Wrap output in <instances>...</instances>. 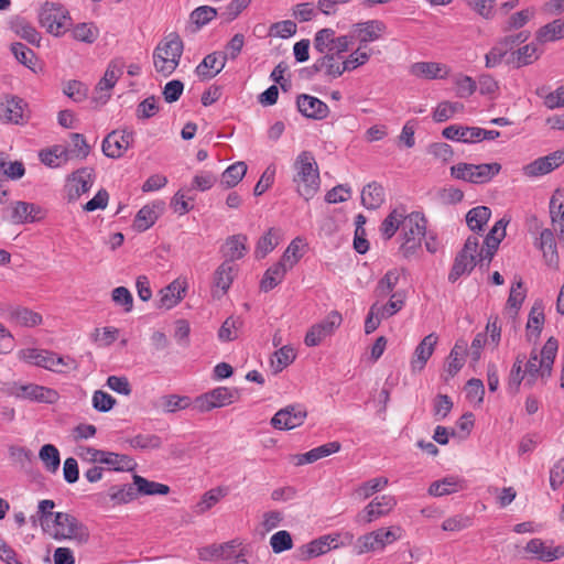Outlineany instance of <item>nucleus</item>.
<instances>
[{"label": "nucleus", "instance_id": "35", "mask_svg": "<svg viewBox=\"0 0 564 564\" xmlns=\"http://www.w3.org/2000/svg\"><path fill=\"white\" fill-rule=\"evenodd\" d=\"M466 351L467 343L462 339L457 340L447 357V365L445 368L447 377H445V381H447L449 378L455 377L463 368L464 356L466 355Z\"/></svg>", "mask_w": 564, "mask_h": 564}, {"label": "nucleus", "instance_id": "51", "mask_svg": "<svg viewBox=\"0 0 564 564\" xmlns=\"http://www.w3.org/2000/svg\"><path fill=\"white\" fill-rule=\"evenodd\" d=\"M110 500L115 505H124L138 498V491L133 484H127L121 487L112 486L109 491Z\"/></svg>", "mask_w": 564, "mask_h": 564}, {"label": "nucleus", "instance_id": "7", "mask_svg": "<svg viewBox=\"0 0 564 564\" xmlns=\"http://www.w3.org/2000/svg\"><path fill=\"white\" fill-rule=\"evenodd\" d=\"M479 238L475 235L469 236L464 248L457 253L454 264L448 274V281L454 283L462 275L470 273L475 265L479 262Z\"/></svg>", "mask_w": 564, "mask_h": 564}, {"label": "nucleus", "instance_id": "44", "mask_svg": "<svg viewBox=\"0 0 564 564\" xmlns=\"http://www.w3.org/2000/svg\"><path fill=\"white\" fill-rule=\"evenodd\" d=\"M463 489V481L456 477H445L441 480L434 481L429 488L431 496L441 497L451 495Z\"/></svg>", "mask_w": 564, "mask_h": 564}, {"label": "nucleus", "instance_id": "48", "mask_svg": "<svg viewBox=\"0 0 564 564\" xmlns=\"http://www.w3.org/2000/svg\"><path fill=\"white\" fill-rule=\"evenodd\" d=\"M39 458L48 473H56L59 468L61 456L57 447L52 444H45L39 452Z\"/></svg>", "mask_w": 564, "mask_h": 564}, {"label": "nucleus", "instance_id": "32", "mask_svg": "<svg viewBox=\"0 0 564 564\" xmlns=\"http://www.w3.org/2000/svg\"><path fill=\"white\" fill-rule=\"evenodd\" d=\"M405 214L406 208L404 206H399L392 209L382 220L380 225V234L384 240L391 239L397 234V231L401 229Z\"/></svg>", "mask_w": 564, "mask_h": 564}, {"label": "nucleus", "instance_id": "57", "mask_svg": "<svg viewBox=\"0 0 564 564\" xmlns=\"http://www.w3.org/2000/svg\"><path fill=\"white\" fill-rule=\"evenodd\" d=\"M40 158L45 165L51 167L59 166L69 159L68 151L63 147H54L51 150L42 151Z\"/></svg>", "mask_w": 564, "mask_h": 564}, {"label": "nucleus", "instance_id": "64", "mask_svg": "<svg viewBox=\"0 0 564 564\" xmlns=\"http://www.w3.org/2000/svg\"><path fill=\"white\" fill-rule=\"evenodd\" d=\"M64 94L75 102H80L87 98L88 88L79 80H69L64 85Z\"/></svg>", "mask_w": 564, "mask_h": 564}, {"label": "nucleus", "instance_id": "10", "mask_svg": "<svg viewBox=\"0 0 564 564\" xmlns=\"http://www.w3.org/2000/svg\"><path fill=\"white\" fill-rule=\"evenodd\" d=\"M397 506V499L391 495H382L372 499L356 517V521L369 524L387 514Z\"/></svg>", "mask_w": 564, "mask_h": 564}, {"label": "nucleus", "instance_id": "33", "mask_svg": "<svg viewBox=\"0 0 564 564\" xmlns=\"http://www.w3.org/2000/svg\"><path fill=\"white\" fill-rule=\"evenodd\" d=\"M133 141L131 132L112 131L108 133V158H120Z\"/></svg>", "mask_w": 564, "mask_h": 564}, {"label": "nucleus", "instance_id": "24", "mask_svg": "<svg viewBox=\"0 0 564 564\" xmlns=\"http://www.w3.org/2000/svg\"><path fill=\"white\" fill-rule=\"evenodd\" d=\"M386 30V23L377 19L359 22L354 25V32L357 34L361 46L379 40Z\"/></svg>", "mask_w": 564, "mask_h": 564}, {"label": "nucleus", "instance_id": "49", "mask_svg": "<svg viewBox=\"0 0 564 564\" xmlns=\"http://www.w3.org/2000/svg\"><path fill=\"white\" fill-rule=\"evenodd\" d=\"M247 164L242 161L229 165L221 175V184L226 188L235 187L246 175Z\"/></svg>", "mask_w": 564, "mask_h": 564}, {"label": "nucleus", "instance_id": "16", "mask_svg": "<svg viewBox=\"0 0 564 564\" xmlns=\"http://www.w3.org/2000/svg\"><path fill=\"white\" fill-rule=\"evenodd\" d=\"M338 539L339 534H326L302 545L297 550L300 560L307 561L337 549L339 546Z\"/></svg>", "mask_w": 564, "mask_h": 564}, {"label": "nucleus", "instance_id": "38", "mask_svg": "<svg viewBox=\"0 0 564 564\" xmlns=\"http://www.w3.org/2000/svg\"><path fill=\"white\" fill-rule=\"evenodd\" d=\"M384 203V189L381 184L371 182L361 191V204L367 209H377Z\"/></svg>", "mask_w": 564, "mask_h": 564}, {"label": "nucleus", "instance_id": "5", "mask_svg": "<svg viewBox=\"0 0 564 564\" xmlns=\"http://www.w3.org/2000/svg\"><path fill=\"white\" fill-rule=\"evenodd\" d=\"M500 170L501 165L497 162L481 164L460 162L451 167V175L473 184H485L490 182Z\"/></svg>", "mask_w": 564, "mask_h": 564}, {"label": "nucleus", "instance_id": "37", "mask_svg": "<svg viewBox=\"0 0 564 564\" xmlns=\"http://www.w3.org/2000/svg\"><path fill=\"white\" fill-rule=\"evenodd\" d=\"M405 291H395L390 295V299L387 303L381 304L379 301H377L372 305L375 310L378 311L379 317L387 319L403 308L405 304Z\"/></svg>", "mask_w": 564, "mask_h": 564}, {"label": "nucleus", "instance_id": "50", "mask_svg": "<svg viewBox=\"0 0 564 564\" xmlns=\"http://www.w3.org/2000/svg\"><path fill=\"white\" fill-rule=\"evenodd\" d=\"M228 494V489L224 487H216L208 491H206L200 501L196 505V512L199 514L205 513L209 509H212L215 505L219 502L220 499L226 497Z\"/></svg>", "mask_w": 564, "mask_h": 564}, {"label": "nucleus", "instance_id": "63", "mask_svg": "<svg viewBox=\"0 0 564 564\" xmlns=\"http://www.w3.org/2000/svg\"><path fill=\"white\" fill-rule=\"evenodd\" d=\"M242 322L239 317L230 316L221 325L218 337L223 341H231L237 338V332L241 327Z\"/></svg>", "mask_w": 564, "mask_h": 564}, {"label": "nucleus", "instance_id": "14", "mask_svg": "<svg viewBox=\"0 0 564 564\" xmlns=\"http://www.w3.org/2000/svg\"><path fill=\"white\" fill-rule=\"evenodd\" d=\"M1 317L22 327H35L43 322L42 315L20 305H7L0 311Z\"/></svg>", "mask_w": 564, "mask_h": 564}, {"label": "nucleus", "instance_id": "23", "mask_svg": "<svg viewBox=\"0 0 564 564\" xmlns=\"http://www.w3.org/2000/svg\"><path fill=\"white\" fill-rule=\"evenodd\" d=\"M185 292L186 282L180 279L174 280L159 292L160 299L156 303V307L171 310L183 300Z\"/></svg>", "mask_w": 564, "mask_h": 564}, {"label": "nucleus", "instance_id": "12", "mask_svg": "<svg viewBox=\"0 0 564 564\" xmlns=\"http://www.w3.org/2000/svg\"><path fill=\"white\" fill-rule=\"evenodd\" d=\"M94 184V177L88 169H80L72 173L65 183V194L69 203L76 202L83 194L87 193Z\"/></svg>", "mask_w": 564, "mask_h": 564}, {"label": "nucleus", "instance_id": "60", "mask_svg": "<svg viewBox=\"0 0 564 564\" xmlns=\"http://www.w3.org/2000/svg\"><path fill=\"white\" fill-rule=\"evenodd\" d=\"M334 39L335 31L333 29H322L315 34L314 48L322 54H326V52L329 53L332 51Z\"/></svg>", "mask_w": 564, "mask_h": 564}, {"label": "nucleus", "instance_id": "31", "mask_svg": "<svg viewBox=\"0 0 564 564\" xmlns=\"http://www.w3.org/2000/svg\"><path fill=\"white\" fill-rule=\"evenodd\" d=\"M340 443L337 441L329 442L326 444H323L321 446H317L304 454H299L295 456V465H304V464H312L316 460L327 457L332 454H335L340 451Z\"/></svg>", "mask_w": 564, "mask_h": 564}, {"label": "nucleus", "instance_id": "40", "mask_svg": "<svg viewBox=\"0 0 564 564\" xmlns=\"http://www.w3.org/2000/svg\"><path fill=\"white\" fill-rule=\"evenodd\" d=\"M132 479L138 496L167 495L170 492L167 485L149 480L140 475L134 474Z\"/></svg>", "mask_w": 564, "mask_h": 564}, {"label": "nucleus", "instance_id": "41", "mask_svg": "<svg viewBox=\"0 0 564 564\" xmlns=\"http://www.w3.org/2000/svg\"><path fill=\"white\" fill-rule=\"evenodd\" d=\"M51 351L37 348H24L18 351V358L33 366L48 370Z\"/></svg>", "mask_w": 564, "mask_h": 564}, {"label": "nucleus", "instance_id": "28", "mask_svg": "<svg viewBox=\"0 0 564 564\" xmlns=\"http://www.w3.org/2000/svg\"><path fill=\"white\" fill-rule=\"evenodd\" d=\"M550 217L560 240L564 241V192L556 189L550 199Z\"/></svg>", "mask_w": 564, "mask_h": 564}, {"label": "nucleus", "instance_id": "62", "mask_svg": "<svg viewBox=\"0 0 564 564\" xmlns=\"http://www.w3.org/2000/svg\"><path fill=\"white\" fill-rule=\"evenodd\" d=\"M11 52L21 64L30 69H34L36 57L32 50L18 42L11 45Z\"/></svg>", "mask_w": 564, "mask_h": 564}, {"label": "nucleus", "instance_id": "46", "mask_svg": "<svg viewBox=\"0 0 564 564\" xmlns=\"http://www.w3.org/2000/svg\"><path fill=\"white\" fill-rule=\"evenodd\" d=\"M491 210L487 206H477L471 208L466 215V223L470 230L480 231L488 223Z\"/></svg>", "mask_w": 564, "mask_h": 564}, {"label": "nucleus", "instance_id": "15", "mask_svg": "<svg viewBox=\"0 0 564 564\" xmlns=\"http://www.w3.org/2000/svg\"><path fill=\"white\" fill-rule=\"evenodd\" d=\"M306 411L302 405H289L279 410L271 419V425L278 430H292L304 423Z\"/></svg>", "mask_w": 564, "mask_h": 564}, {"label": "nucleus", "instance_id": "47", "mask_svg": "<svg viewBox=\"0 0 564 564\" xmlns=\"http://www.w3.org/2000/svg\"><path fill=\"white\" fill-rule=\"evenodd\" d=\"M544 324V311L543 304L541 301H536L529 314L528 323H527V335L529 337H538L541 333L542 326Z\"/></svg>", "mask_w": 564, "mask_h": 564}, {"label": "nucleus", "instance_id": "59", "mask_svg": "<svg viewBox=\"0 0 564 564\" xmlns=\"http://www.w3.org/2000/svg\"><path fill=\"white\" fill-rule=\"evenodd\" d=\"M14 32L18 36L25 40L32 45L40 46L41 34L37 30L28 22L21 21L14 24Z\"/></svg>", "mask_w": 564, "mask_h": 564}, {"label": "nucleus", "instance_id": "58", "mask_svg": "<svg viewBox=\"0 0 564 564\" xmlns=\"http://www.w3.org/2000/svg\"><path fill=\"white\" fill-rule=\"evenodd\" d=\"M128 442L131 447L139 449H158L162 445L161 437L155 434H139Z\"/></svg>", "mask_w": 564, "mask_h": 564}, {"label": "nucleus", "instance_id": "11", "mask_svg": "<svg viewBox=\"0 0 564 564\" xmlns=\"http://www.w3.org/2000/svg\"><path fill=\"white\" fill-rule=\"evenodd\" d=\"M235 391L227 387H217L197 397L194 405L199 412H208L231 404L235 401Z\"/></svg>", "mask_w": 564, "mask_h": 564}, {"label": "nucleus", "instance_id": "61", "mask_svg": "<svg viewBox=\"0 0 564 564\" xmlns=\"http://www.w3.org/2000/svg\"><path fill=\"white\" fill-rule=\"evenodd\" d=\"M388 485V478L378 477L372 478L364 484H361L357 489L356 494L361 499H367L371 497L377 491L382 490Z\"/></svg>", "mask_w": 564, "mask_h": 564}, {"label": "nucleus", "instance_id": "18", "mask_svg": "<svg viewBox=\"0 0 564 564\" xmlns=\"http://www.w3.org/2000/svg\"><path fill=\"white\" fill-rule=\"evenodd\" d=\"M297 110L306 118L323 120L329 113L328 106L317 97L302 94L296 99Z\"/></svg>", "mask_w": 564, "mask_h": 564}, {"label": "nucleus", "instance_id": "8", "mask_svg": "<svg viewBox=\"0 0 564 564\" xmlns=\"http://www.w3.org/2000/svg\"><path fill=\"white\" fill-rule=\"evenodd\" d=\"M39 22L50 34L59 36L68 30L70 18L62 6L45 2L39 11Z\"/></svg>", "mask_w": 564, "mask_h": 564}, {"label": "nucleus", "instance_id": "22", "mask_svg": "<svg viewBox=\"0 0 564 564\" xmlns=\"http://www.w3.org/2000/svg\"><path fill=\"white\" fill-rule=\"evenodd\" d=\"M343 57L337 54L326 53L313 64V72H319L326 80H333L344 74L341 70Z\"/></svg>", "mask_w": 564, "mask_h": 564}, {"label": "nucleus", "instance_id": "27", "mask_svg": "<svg viewBox=\"0 0 564 564\" xmlns=\"http://www.w3.org/2000/svg\"><path fill=\"white\" fill-rule=\"evenodd\" d=\"M227 61V55L217 52L210 53L196 66L195 73L197 76L210 79L219 74Z\"/></svg>", "mask_w": 564, "mask_h": 564}, {"label": "nucleus", "instance_id": "2", "mask_svg": "<svg viewBox=\"0 0 564 564\" xmlns=\"http://www.w3.org/2000/svg\"><path fill=\"white\" fill-rule=\"evenodd\" d=\"M43 530L56 541H74L78 544L87 542V528L73 514L55 512L52 521L43 522Z\"/></svg>", "mask_w": 564, "mask_h": 564}, {"label": "nucleus", "instance_id": "3", "mask_svg": "<svg viewBox=\"0 0 564 564\" xmlns=\"http://www.w3.org/2000/svg\"><path fill=\"white\" fill-rule=\"evenodd\" d=\"M184 43L176 32L165 35L153 51V65L158 73L167 77L180 65Z\"/></svg>", "mask_w": 564, "mask_h": 564}, {"label": "nucleus", "instance_id": "1", "mask_svg": "<svg viewBox=\"0 0 564 564\" xmlns=\"http://www.w3.org/2000/svg\"><path fill=\"white\" fill-rule=\"evenodd\" d=\"M293 182L297 193L306 200L313 198L319 189V170L314 154L311 151H302L293 163Z\"/></svg>", "mask_w": 564, "mask_h": 564}, {"label": "nucleus", "instance_id": "55", "mask_svg": "<svg viewBox=\"0 0 564 564\" xmlns=\"http://www.w3.org/2000/svg\"><path fill=\"white\" fill-rule=\"evenodd\" d=\"M305 247L306 245L304 243V240L301 237H296L290 242L280 260L288 264L290 269H292L302 258L303 249Z\"/></svg>", "mask_w": 564, "mask_h": 564}, {"label": "nucleus", "instance_id": "53", "mask_svg": "<svg viewBox=\"0 0 564 564\" xmlns=\"http://www.w3.org/2000/svg\"><path fill=\"white\" fill-rule=\"evenodd\" d=\"M137 462L126 455L108 452V470L133 471L137 468Z\"/></svg>", "mask_w": 564, "mask_h": 564}, {"label": "nucleus", "instance_id": "17", "mask_svg": "<svg viewBox=\"0 0 564 564\" xmlns=\"http://www.w3.org/2000/svg\"><path fill=\"white\" fill-rule=\"evenodd\" d=\"M26 102L15 96L0 98V120L7 123H23L26 118Z\"/></svg>", "mask_w": 564, "mask_h": 564}, {"label": "nucleus", "instance_id": "30", "mask_svg": "<svg viewBox=\"0 0 564 564\" xmlns=\"http://www.w3.org/2000/svg\"><path fill=\"white\" fill-rule=\"evenodd\" d=\"M525 551L533 554L538 560L552 562L564 555L562 546L550 547L541 539H532L527 543Z\"/></svg>", "mask_w": 564, "mask_h": 564}, {"label": "nucleus", "instance_id": "13", "mask_svg": "<svg viewBox=\"0 0 564 564\" xmlns=\"http://www.w3.org/2000/svg\"><path fill=\"white\" fill-rule=\"evenodd\" d=\"M562 164H564V150H557L524 165L522 171L525 176L539 177L551 173Z\"/></svg>", "mask_w": 564, "mask_h": 564}, {"label": "nucleus", "instance_id": "19", "mask_svg": "<svg viewBox=\"0 0 564 564\" xmlns=\"http://www.w3.org/2000/svg\"><path fill=\"white\" fill-rule=\"evenodd\" d=\"M409 73L416 78L427 80L444 79L449 75L451 68L437 62H416L410 66Z\"/></svg>", "mask_w": 564, "mask_h": 564}, {"label": "nucleus", "instance_id": "54", "mask_svg": "<svg viewBox=\"0 0 564 564\" xmlns=\"http://www.w3.org/2000/svg\"><path fill=\"white\" fill-rule=\"evenodd\" d=\"M536 95L543 99L544 106L549 109L564 107V86H560L554 91H547L546 87L536 89Z\"/></svg>", "mask_w": 564, "mask_h": 564}, {"label": "nucleus", "instance_id": "36", "mask_svg": "<svg viewBox=\"0 0 564 564\" xmlns=\"http://www.w3.org/2000/svg\"><path fill=\"white\" fill-rule=\"evenodd\" d=\"M247 236L242 234L227 238L223 247V253L226 258L225 261H230V263H232L235 260H239L245 257L247 252Z\"/></svg>", "mask_w": 564, "mask_h": 564}, {"label": "nucleus", "instance_id": "42", "mask_svg": "<svg viewBox=\"0 0 564 564\" xmlns=\"http://www.w3.org/2000/svg\"><path fill=\"white\" fill-rule=\"evenodd\" d=\"M561 39H564V18L545 24L536 33V40L541 43L554 42Z\"/></svg>", "mask_w": 564, "mask_h": 564}, {"label": "nucleus", "instance_id": "45", "mask_svg": "<svg viewBox=\"0 0 564 564\" xmlns=\"http://www.w3.org/2000/svg\"><path fill=\"white\" fill-rule=\"evenodd\" d=\"M280 242V232L278 229L270 228L262 237L259 238L254 254L258 259L264 258Z\"/></svg>", "mask_w": 564, "mask_h": 564}, {"label": "nucleus", "instance_id": "34", "mask_svg": "<svg viewBox=\"0 0 564 564\" xmlns=\"http://www.w3.org/2000/svg\"><path fill=\"white\" fill-rule=\"evenodd\" d=\"M289 270L291 269L288 264L281 260L268 268L260 282L261 291L269 292L278 286L283 281Z\"/></svg>", "mask_w": 564, "mask_h": 564}, {"label": "nucleus", "instance_id": "39", "mask_svg": "<svg viewBox=\"0 0 564 564\" xmlns=\"http://www.w3.org/2000/svg\"><path fill=\"white\" fill-rule=\"evenodd\" d=\"M478 127H463L457 124H452L446 127L442 134L445 139L459 141L464 143H473L478 142L477 138Z\"/></svg>", "mask_w": 564, "mask_h": 564}, {"label": "nucleus", "instance_id": "6", "mask_svg": "<svg viewBox=\"0 0 564 564\" xmlns=\"http://www.w3.org/2000/svg\"><path fill=\"white\" fill-rule=\"evenodd\" d=\"M402 528L399 525L390 529L380 528L357 539L355 550L358 555L382 551L388 544H391L402 538Z\"/></svg>", "mask_w": 564, "mask_h": 564}, {"label": "nucleus", "instance_id": "56", "mask_svg": "<svg viewBox=\"0 0 564 564\" xmlns=\"http://www.w3.org/2000/svg\"><path fill=\"white\" fill-rule=\"evenodd\" d=\"M466 3L485 20H492L497 14L496 0H466Z\"/></svg>", "mask_w": 564, "mask_h": 564}, {"label": "nucleus", "instance_id": "25", "mask_svg": "<svg viewBox=\"0 0 564 564\" xmlns=\"http://www.w3.org/2000/svg\"><path fill=\"white\" fill-rule=\"evenodd\" d=\"M163 202H153L143 206L135 215L133 227L135 230L143 232L152 227L163 212Z\"/></svg>", "mask_w": 564, "mask_h": 564}, {"label": "nucleus", "instance_id": "52", "mask_svg": "<svg viewBox=\"0 0 564 564\" xmlns=\"http://www.w3.org/2000/svg\"><path fill=\"white\" fill-rule=\"evenodd\" d=\"M557 352V340L554 338H550L544 344L541 354L539 355V359L542 362V377L550 376L552 370V365L556 357Z\"/></svg>", "mask_w": 564, "mask_h": 564}, {"label": "nucleus", "instance_id": "4", "mask_svg": "<svg viewBox=\"0 0 564 564\" xmlns=\"http://www.w3.org/2000/svg\"><path fill=\"white\" fill-rule=\"evenodd\" d=\"M427 220L420 212L405 214L400 229V252L403 258L413 257L422 246V240L426 236Z\"/></svg>", "mask_w": 564, "mask_h": 564}, {"label": "nucleus", "instance_id": "43", "mask_svg": "<svg viewBox=\"0 0 564 564\" xmlns=\"http://www.w3.org/2000/svg\"><path fill=\"white\" fill-rule=\"evenodd\" d=\"M236 272V267L230 261H224L215 271L214 284L217 289H220L223 293H226L230 288Z\"/></svg>", "mask_w": 564, "mask_h": 564}, {"label": "nucleus", "instance_id": "29", "mask_svg": "<svg viewBox=\"0 0 564 564\" xmlns=\"http://www.w3.org/2000/svg\"><path fill=\"white\" fill-rule=\"evenodd\" d=\"M406 274V270L404 268H393L386 272V274L378 281L375 288V295L378 299H383L388 295H391L394 288L398 285L401 276Z\"/></svg>", "mask_w": 564, "mask_h": 564}, {"label": "nucleus", "instance_id": "20", "mask_svg": "<svg viewBox=\"0 0 564 564\" xmlns=\"http://www.w3.org/2000/svg\"><path fill=\"white\" fill-rule=\"evenodd\" d=\"M535 246L542 251L545 264L551 269H558L560 257L554 234L551 229L544 228L541 230Z\"/></svg>", "mask_w": 564, "mask_h": 564}, {"label": "nucleus", "instance_id": "26", "mask_svg": "<svg viewBox=\"0 0 564 564\" xmlns=\"http://www.w3.org/2000/svg\"><path fill=\"white\" fill-rule=\"evenodd\" d=\"M43 209L31 203L17 202L11 208V221L14 224L34 223L43 218Z\"/></svg>", "mask_w": 564, "mask_h": 564}, {"label": "nucleus", "instance_id": "9", "mask_svg": "<svg viewBox=\"0 0 564 564\" xmlns=\"http://www.w3.org/2000/svg\"><path fill=\"white\" fill-rule=\"evenodd\" d=\"M343 322L341 314L338 311H332L319 323L314 324L307 330L304 344L307 347L318 346L326 337L334 334Z\"/></svg>", "mask_w": 564, "mask_h": 564}, {"label": "nucleus", "instance_id": "21", "mask_svg": "<svg viewBox=\"0 0 564 564\" xmlns=\"http://www.w3.org/2000/svg\"><path fill=\"white\" fill-rule=\"evenodd\" d=\"M438 336L434 333L426 335L416 346L411 359L412 372H420L426 366L427 360L434 352Z\"/></svg>", "mask_w": 564, "mask_h": 564}]
</instances>
